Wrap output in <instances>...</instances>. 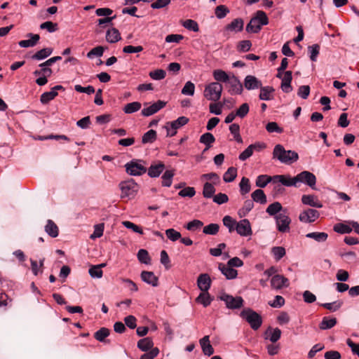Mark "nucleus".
Wrapping results in <instances>:
<instances>
[{
	"label": "nucleus",
	"mask_w": 359,
	"mask_h": 359,
	"mask_svg": "<svg viewBox=\"0 0 359 359\" xmlns=\"http://www.w3.org/2000/svg\"><path fill=\"white\" fill-rule=\"evenodd\" d=\"M212 301V298L210 297L208 292H202L196 299V302L202 304L204 307L208 306Z\"/></svg>",
	"instance_id": "72a5a7b5"
},
{
	"label": "nucleus",
	"mask_w": 359,
	"mask_h": 359,
	"mask_svg": "<svg viewBox=\"0 0 359 359\" xmlns=\"http://www.w3.org/2000/svg\"><path fill=\"white\" fill-rule=\"evenodd\" d=\"M237 176V169L234 167H230L224 172L223 180L225 182H233Z\"/></svg>",
	"instance_id": "a18cd8bd"
},
{
	"label": "nucleus",
	"mask_w": 359,
	"mask_h": 359,
	"mask_svg": "<svg viewBox=\"0 0 359 359\" xmlns=\"http://www.w3.org/2000/svg\"><path fill=\"white\" fill-rule=\"evenodd\" d=\"M274 88L272 86H261L259 98L261 100H271L273 99Z\"/></svg>",
	"instance_id": "a878e982"
},
{
	"label": "nucleus",
	"mask_w": 359,
	"mask_h": 359,
	"mask_svg": "<svg viewBox=\"0 0 359 359\" xmlns=\"http://www.w3.org/2000/svg\"><path fill=\"white\" fill-rule=\"evenodd\" d=\"M57 95V92L54 91L52 88L49 92H45L41 94L40 101L42 104H47L53 100Z\"/></svg>",
	"instance_id": "864d4df0"
},
{
	"label": "nucleus",
	"mask_w": 359,
	"mask_h": 359,
	"mask_svg": "<svg viewBox=\"0 0 359 359\" xmlns=\"http://www.w3.org/2000/svg\"><path fill=\"white\" fill-rule=\"evenodd\" d=\"M229 13V9L224 5H219L215 8V14L218 19L224 18Z\"/></svg>",
	"instance_id": "13d9d810"
},
{
	"label": "nucleus",
	"mask_w": 359,
	"mask_h": 359,
	"mask_svg": "<svg viewBox=\"0 0 359 359\" xmlns=\"http://www.w3.org/2000/svg\"><path fill=\"white\" fill-rule=\"evenodd\" d=\"M128 174L133 176H139L147 172V168L137 160H133L125 165Z\"/></svg>",
	"instance_id": "1a4fd4ad"
},
{
	"label": "nucleus",
	"mask_w": 359,
	"mask_h": 359,
	"mask_svg": "<svg viewBox=\"0 0 359 359\" xmlns=\"http://www.w3.org/2000/svg\"><path fill=\"white\" fill-rule=\"evenodd\" d=\"M156 139V132L154 130H149L145 133L142 137V142L143 144L152 143Z\"/></svg>",
	"instance_id": "603ef678"
},
{
	"label": "nucleus",
	"mask_w": 359,
	"mask_h": 359,
	"mask_svg": "<svg viewBox=\"0 0 359 359\" xmlns=\"http://www.w3.org/2000/svg\"><path fill=\"white\" fill-rule=\"evenodd\" d=\"M105 264H101L99 265L92 266L88 271L90 276L92 278H100L102 277L103 271L102 267L104 266Z\"/></svg>",
	"instance_id": "37998d69"
},
{
	"label": "nucleus",
	"mask_w": 359,
	"mask_h": 359,
	"mask_svg": "<svg viewBox=\"0 0 359 359\" xmlns=\"http://www.w3.org/2000/svg\"><path fill=\"white\" fill-rule=\"evenodd\" d=\"M213 77L216 82L220 83V82L227 83L229 80L231 79L230 76L223 70L222 69H216L213 71L212 73Z\"/></svg>",
	"instance_id": "f704fd0d"
},
{
	"label": "nucleus",
	"mask_w": 359,
	"mask_h": 359,
	"mask_svg": "<svg viewBox=\"0 0 359 359\" xmlns=\"http://www.w3.org/2000/svg\"><path fill=\"white\" fill-rule=\"evenodd\" d=\"M292 79V72L286 71L284 73L283 78L281 79V88L283 92L288 93L292 90L291 86V81Z\"/></svg>",
	"instance_id": "4be33fe9"
},
{
	"label": "nucleus",
	"mask_w": 359,
	"mask_h": 359,
	"mask_svg": "<svg viewBox=\"0 0 359 359\" xmlns=\"http://www.w3.org/2000/svg\"><path fill=\"white\" fill-rule=\"evenodd\" d=\"M244 21L241 18L234 19L230 24L227 25L225 27L226 30L239 32L243 30Z\"/></svg>",
	"instance_id": "c85d7f7f"
},
{
	"label": "nucleus",
	"mask_w": 359,
	"mask_h": 359,
	"mask_svg": "<svg viewBox=\"0 0 359 359\" xmlns=\"http://www.w3.org/2000/svg\"><path fill=\"white\" fill-rule=\"evenodd\" d=\"M229 130L233 135L234 140L238 143H243V139L240 135V126L237 123H233L229 126Z\"/></svg>",
	"instance_id": "3c124183"
},
{
	"label": "nucleus",
	"mask_w": 359,
	"mask_h": 359,
	"mask_svg": "<svg viewBox=\"0 0 359 359\" xmlns=\"http://www.w3.org/2000/svg\"><path fill=\"white\" fill-rule=\"evenodd\" d=\"M175 175L173 170H166L162 175V186L169 187L172 184V178Z\"/></svg>",
	"instance_id": "ea45409f"
},
{
	"label": "nucleus",
	"mask_w": 359,
	"mask_h": 359,
	"mask_svg": "<svg viewBox=\"0 0 359 359\" xmlns=\"http://www.w3.org/2000/svg\"><path fill=\"white\" fill-rule=\"evenodd\" d=\"M182 25L184 27L189 30H191L194 32H198L199 30L198 23L195 20L191 19L183 21Z\"/></svg>",
	"instance_id": "0e129e2a"
},
{
	"label": "nucleus",
	"mask_w": 359,
	"mask_h": 359,
	"mask_svg": "<svg viewBox=\"0 0 359 359\" xmlns=\"http://www.w3.org/2000/svg\"><path fill=\"white\" fill-rule=\"evenodd\" d=\"M244 86L247 90H255L260 88L262 86L261 81L257 79L255 76L248 75L244 79Z\"/></svg>",
	"instance_id": "6ab92c4d"
},
{
	"label": "nucleus",
	"mask_w": 359,
	"mask_h": 359,
	"mask_svg": "<svg viewBox=\"0 0 359 359\" xmlns=\"http://www.w3.org/2000/svg\"><path fill=\"white\" fill-rule=\"evenodd\" d=\"M269 18L263 11H257L245 27L248 33H258L263 25L269 24Z\"/></svg>",
	"instance_id": "f03ea898"
},
{
	"label": "nucleus",
	"mask_w": 359,
	"mask_h": 359,
	"mask_svg": "<svg viewBox=\"0 0 359 359\" xmlns=\"http://www.w3.org/2000/svg\"><path fill=\"white\" fill-rule=\"evenodd\" d=\"M52 53L53 49L51 48H45L37 51L32 56V58L33 60H41L50 56Z\"/></svg>",
	"instance_id": "4c0bfd02"
},
{
	"label": "nucleus",
	"mask_w": 359,
	"mask_h": 359,
	"mask_svg": "<svg viewBox=\"0 0 359 359\" xmlns=\"http://www.w3.org/2000/svg\"><path fill=\"white\" fill-rule=\"evenodd\" d=\"M45 231L51 238H56L59 234V229L56 224L51 219H48L45 226Z\"/></svg>",
	"instance_id": "c756f323"
},
{
	"label": "nucleus",
	"mask_w": 359,
	"mask_h": 359,
	"mask_svg": "<svg viewBox=\"0 0 359 359\" xmlns=\"http://www.w3.org/2000/svg\"><path fill=\"white\" fill-rule=\"evenodd\" d=\"M166 105V102L163 100H158L157 102L153 103L150 106L147 107H144L142 111L141 114L144 116H151L156 112H158L159 110L163 109Z\"/></svg>",
	"instance_id": "f8f14e48"
},
{
	"label": "nucleus",
	"mask_w": 359,
	"mask_h": 359,
	"mask_svg": "<svg viewBox=\"0 0 359 359\" xmlns=\"http://www.w3.org/2000/svg\"><path fill=\"white\" fill-rule=\"evenodd\" d=\"M165 76V71L161 69H158L149 72V76L154 80H162Z\"/></svg>",
	"instance_id": "69168bd1"
},
{
	"label": "nucleus",
	"mask_w": 359,
	"mask_h": 359,
	"mask_svg": "<svg viewBox=\"0 0 359 359\" xmlns=\"http://www.w3.org/2000/svg\"><path fill=\"white\" fill-rule=\"evenodd\" d=\"M320 217V212L311 208L302 211L299 215V219L303 223H312Z\"/></svg>",
	"instance_id": "9b49d317"
},
{
	"label": "nucleus",
	"mask_w": 359,
	"mask_h": 359,
	"mask_svg": "<svg viewBox=\"0 0 359 359\" xmlns=\"http://www.w3.org/2000/svg\"><path fill=\"white\" fill-rule=\"evenodd\" d=\"M165 168V164L161 161L153 163L148 169V175L152 178L158 177L163 172Z\"/></svg>",
	"instance_id": "f3484780"
},
{
	"label": "nucleus",
	"mask_w": 359,
	"mask_h": 359,
	"mask_svg": "<svg viewBox=\"0 0 359 359\" xmlns=\"http://www.w3.org/2000/svg\"><path fill=\"white\" fill-rule=\"evenodd\" d=\"M189 118L186 116H180L176 120L167 122L165 128L167 130V136L172 137L177 134V130L184 126L189 122Z\"/></svg>",
	"instance_id": "0eeeda50"
},
{
	"label": "nucleus",
	"mask_w": 359,
	"mask_h": 359,
	"mask_svg": "<svg viewBox=\"0 0 359 359\" xmlns=\"http://www.w3.org/2000/svg\"><path fill=\"white\" fill-rule=\"evenodd\" d=\"M236 230L241 236H248L252 233L250 223L247 219H243L238 222L236 224Z\"/></svg>",
	"instance_id": "ddd939ff"
},
{
	"label": "nucleus",
	"mask_w": 359,
	"mask_h": 359,
	"mask_svg": "<svg viewBox=\"0 0 359 359\" xmlns=\"http://www.w3.org/2000/svg\"><path fill=\"white\" fill-rule=\"evenodd\" d=\"M266 130L271 133H282L283 132V129L278 125L276 122H269L266 126Z\"/></svg>",
	"instance_id": "338daca9"
},
{
	"label": "nucleus",
	"mask_w": 359,
	"mask_h": 359,
	"mask_svg": "<svg viewBox=\"0 0 359 359\" xmlns=\"http://www.w3.org/2000/svg\"><path fill=\"white\" fill-rule=\"evenodd\" d=\"M280 182L283 185L286 187H297L298 184H296L294 177H290V175H277L273 176V183Z\"/></svg>",
	"instance_id": "a211bd4d"
},
{
	"label": "nucleus",
	"mask_w": 359,
	"mask_h": 359,
	"mask_svg": "<svg viewBox=\"0 0 359 359\" xmlns=\"http://www.w3.org/2000/svg\"><path fill=\"white\" fill-rule=\"evenodd\" d=\"M271 252L276 261H279L285 255V249L281 246L273 247L271 249Z\"/></svg>",
	"instance_id": "052dcab7"
},
{
	"label": "nucleus",
	"mask_w": 359,
	"mask_h": 359,
	"mask_svg": "<svg viewBox=\"0 0 359 359\" xmlns=\"http://www.w3.org/2000/svg\"><path fill=\"white\" fill-rule=\"evenodd\" d=\"M227 83L230 86L229 91L231 95H240L242 93L243 90V85L236 76H232Z\"/></svg>",
	"instance_id": "2eb2a0df"
},
{
	"label": "nucleus",
	"mask_w": 359,
	"mask_h": 359,
	"mask_svg": "<svg viewBox=\"0 0 359 359\" xmlns=\"http://www.w3.org/2000/svg\"><path fill=\"white\" fill-rule=\"evenodd\" d=\"M333 229L338 233L344 234L350 233L352 231L353 228L352 226H350L349 225L343 223H337L334 226Z\"/></svg>",
	"instance_id": "09e8293b"
},
{
	"label": "nucleus",
	"mask_w": 359,
	"mask_h": 359,
	"mask_svg": "<svg viewBox=\"0 0 359 359\" xmlns=\"http://www.w3.org/2000/svg\"><path fill=\"white\" fill-rule=\"evenodd\" d=\"M343 302L341 301H335L331 303L321 304L320 306L330 311L334 312L339 310Z\"/></svg>",
	"instance_id": "4d7b16f0"
},
{
	"label": "nucleus",
	"mask_w": 359,
	"mask_h": 359,
	"mask_svg": "<svg viewBox=\"0 0 359 359\" xmlns=\"http://www.w3.org/2000/svg\"><path fill=\"white\" fill-rule=\"evenodd\" d=\"M308 50L310 54L311 60L316 62L320 52V46L317 43L313 44L312 46L308 47Z\"/></svg>",
	"instance_id": "bf43d9fd"
},
{
	"label": "nucleus",
	"mask_w": 359,
	"mask_h": 359,
	"mask_svg": "<svg viewBox=\"0 0 359 359\" xmlns=\"http://www.w3.org/2000/svg\"><path fill=\"white\" fill-rule=\"evenodd\" d=\"M218 268L222 273L225 276L228 280L234 279L238 275V272L236 269H233L229 265H225L222 263L219 264Z\"/></svg>",
	"instance_id": "b1692460"
},
{
	"label": "nucleus",
	"mask_w": 359,
	"mask_h": 359,
	"mask_svg": "<svg viewBox=\"0 0 359 359\" xmlns=\"http://www.w3.org/2000/svg\"><path fill=\"white\" fill-rule=\"evenodd\" d=\"M271 182H273V176L260 175L256 179V186L259 188H264Z\"/></svg>",
	"instance_id": "e433bc0d"
},
{
	"label": "nucleus",
	"mask_w": 359,
	"mask_h": 359,
	"mask_svg": "<svg viewBox=\"0 0 359 359\" xmlns=\"http://www.w3.org/2000/svg\"><path fill=\"white\" fill-rule=\"evenodd\" d=\"M240 316L249 323L250 327L254 330H257L262 324V316L250 308L243 309Z\"/></svg>",
	"instance_id": "7ed1b4c3"
},
{
	"label": "nucleus",
	"mask_w": 359,
	"mask_h": 359,
	"mask_svg": "<svg viewBox=\"0 0 359 359\" xmlns=\"http://www.w3.org/2000/svg\"><path fill=\"white\" fill-rule=\"evenodd\" d=\"M337 323L336 318H330L328 317H324L319 325V328L323 330L331 329L336 325Z\"/></svg>",
	"instance_id": "c9c22d12"
},
{
	"label": "nucleus",
	"mask_w": 359,
	"mask_h": 359,
	"mask_svg": "<svg viewBox=\"0 0 359 359\" xmlns=\"http://www.w3.org/2000/svg\"><path fill=\"white\" fill-rule=\"evenodd\" d=\"M199 343L204 355L210 356L214 353V348L210 344V337L208 335H205L201 339Z\"/></svg>",
	"instance_id": "412c9836"
},
{
	"label": "nucleus",
	"mask_w": 359,
	"mask_h": 359,
	"mask_svg": "<svg viewBox=\"0 0 359 359\" xmlns=\"http://www.w3.org/2000/svg\"><path fill=\"white\" fill-rule=\"evenodd\" d=\"M223 87L222 85L218 82H212L205 86L204 90V97L213 102L218 101L222 95Z\"/></svg>",
	"instance_id": "20e7f679"
},
{
	"label": "nucleus",
	"mask_w": 359,
	"mask_h": 359,
	"mask_svg": "<svg viewBox=\"0 0 359 359\" xmlns=\"http://www.w3.org/2000/svg\"><path fill=\"white\" fill-rule=\"evenodd\" d=\"M137 259L140 262L149 264L151 262V257H149V252L144 249H140L137 252Z\"/></svg>",
	"instance_id": "5fc2aeb1"
},
{
	"label": "nucleus",
	"mask_w": 359,
	"mask_h": 359,
	"mask_svg": "<svg viewBox=\"0 0 359 359\" xmlns=\"http://www.w3.org/2000/svg\"><path fill=\"white\" fill-rule=\"evenodd\" d=\"M306 237L313 238L317 242H325L327 239L328 235L325 232H311L307 233Z\"/></svg>",
	"instance_id": "de8ad7c7"
},
{
	"label": "nucleus",
	"mask_w": 359,
	"mask_h": 359,
	"mask_svg": "<svg viewBox=\"0 0 359 359\" xmlns=\"http://www.w3.org/2000/svg\"><path fill=\"white\" fill-rule=\"evenodd\" d=\"M302 202L303 204L311 207L317 208H323V203L318 201L317 197L314 195H303L302 196Z\"/></svg>",
	"instance_id": "5701e85b"
},
{
	"label": "nucleus",
	"mask_w": 359,
	"mask_h": 359,
	"mask_svg": "<svg viewBox=\"0 0 359 359\" xmlns=\"http://www.w3.org/2000/svg\"><path fill=\"white\" fill-rule=\"evenodd\" d=\"M216 189L214 185L210 182H205L203 184V196L204 198H213Z\"/></svg>",
	"instance_id": "79ce46f5"
},
{
	"label": "nucleus",
	"mask_w": 359,
	"mask_h": 359,
	"mask_svg": "<svg viewBox=\"0 0 359 359\" xmlns=\"http://www.w3.org/2000/svg\"><path fill=\"white\" fill-rule=\"evenodd\" d=\"M277 229L281 232H287L291 223L290 218L285 213H279L275 217Z\"/></svg>",
	"instance_id": "9d476101"
},
{
	"label": "nucleus",
	"mask_w": 359,
	"mask_h": 359,
	"mask_svg": "<svg viewBox=\"0 0 359 359\" xmlns=\"http://www.w3.org/2000/svg\"><path fill=\"white\" fill-rule=\"evenodd\" d=\"M219 299L225 302L226 306L229 309H240L243 306V299L241 297H233L232 295L224 293Z\"/></svg>",
	"instance_id": "6e6552de"
},
{
	"label": "nucleus",
	"mask_w": 359,
	"mask_h": 359,
	"mask_svg": "<svg viewBox=\"0 0 359 359\" xmlns=\"http://www.w3.org/2000/svg\"><path fill=\"white\" fill-rule=\"evenodd\" d=\"M254 208V201L252 200H246L244 202L243 206L238 211L240 217L246 216L250 211Z\"/></svg>",
	"instance_id": "49530a36"
},
{
	"label": "nucleus",
	"mask_w": 359,
	"mask_h": 359,
	"mask_svg": "<svg viewBox=\"0 0 359 359\" xmlns=\"http://www.w3.org/2000/svg\"><path fill=\"white\" fill-rule=\"evenodd\" d=\"M110 330L107 327H101L94 333V337L100 342H106L105 339L109 335Z\"/></svg>",
	"instance_id": "a19ab883"
},
{
	"label": "nucleus",
	"mask_w": 359,
	"mask_h": 359,
	"mask_svg": "<svg viewBox=\"0 0 359 359\" xmlns=\"http://www.w3.org/2000/svg\"><path fill=\"white\" fill-rule=\"evenodd\" d=\"M40 28L41 29H47L48 32L53 33L57 30L58 25L57 23H54L51 21H46L40 25Z\"/></svg>",
	"instance_id": "e2e57ef3"
},
{
	"label": "nucleus",
	"mask_w": 359,
	"mask_h": 359,
	"mask_svg": "<svg viewBox=\"0 0 359 359\" xmlns=\"http://www.w3.org/2000/svg\"><path fill=\"white\" fill-rule=\"evenodd\" d=\"M281 333V330L279 328L273 329L269 327L265 332V338L266 339H269L272 343H275L280 339Z\"/></svg>",
	"instance_id": "bb28decb"
},
{
	"label": "nucleus",
	"mask_w": 359,
	"mask_h": 359,
	"mask_svg": "<svg viewBox=\"0 0 359 359\" xmlns=\"http://www.w3.org/2000/svg\"><path fill=\"white\" fill-rule=\"evenodd\" d=\"M158 353L159 349L157 347H155L142 355L140 359H154Z\"/></svg>",
	"instance_id": "774afa93"
},
{
	"label": "nucleus",
	"mask_w": 359,
	"mask_h": 359,
	"mask_svg": "<svg viewBox=\"0 0 359 359\" xmlns=\"http://www.w3.org/2000/svg\"><path fill=\"white\" fill-rule=\"evenodd\" d=\"M273 158L290 165L299 159V155L294 151L285 150L281 144H276L273 151Z\"/></svg>",
	"instance_id": "f257e3e1"
},
{
	"label": "nucleus",
	"mask_w": 359,
	"mask_h": 359,
	"mask_svg": "<svg viewBox=\"0 0 359 359\" xmlns=\"http://www.w3.org/2000/svg\"><path fill=\"white\" fill-rule=\"evenodd\" d=\"M121 191V198H133L138 191L139 186L134 180L121 182L119 184Z\"/></svg>",
	"instance_id": "39448f33"
},
{
	"label": "nucleus",
	"mask_w": 359,
	"mask_h": 359,
	"mask_svg": "<svg viewBox=\"0 0 359 359\" xmlns=\"http://www.w3.org/2000/svg\"><path fill=\"white\" fill-rule=\"evenodd\" d=\"M141 103L139 102H133L125 105L123 111L126 114H133L141 109Z\"/></svg>",
	"instance_id": "8fccbe9b"
},
{
	"label": "nucleus",
	"mask_w": 359,
	"mask_h": 359,
	"mask_svg": "<svg viewBox=\"0 0 359 359\" xmlns=\"http://www.w3.org/2000/svg\"><path fill=\"white\" fill-rule=\"evenodd\" d=\"M195 85L191 81H187L182 89V93L184 95H194Z\"/></svg>",
	"instance_id": "680f3d73"
},
{
	"label": "nucleus",
	"mask_w": 359,
	"mask_h": 359,
	"mask_svg": "<svg viewBox=\"0 0 359 359\" xmlns=\"http://www.w3.org/2000/svg\"><path fill=\"white\" fill-rule=\"evenodd\" d=\"M27 37H29V39L22 40L19 41L18 44L22 48H29L34 46L40 39V36L39 34H35L32 33H29L27 35Z\"/></svg>",
	"instance_id": "393cba45"
},
{
	"label": "nucleus",
	"mask_w": 359,
	"mask_h": 359,
	"mask_svg": "<svg viewBox=\"0 0 359 359\" xmlns=\"http://www.w3.org/2000/svg\"><path fill=\"white\" fill-rule=\"evenodd\" d=\"M121 39L119 31L116 28L109 29L106 33V40L107 42L114 43Z\"/></svg>",
	"instance_id": "473e14b6"
},
{
	"label": "nucleus",
	"mask_w": 359,
	"mask_h": 359,
	"mask_svg": "<svg viewBox=\"0 0 359 359\" xmlns=\"http://www.w3.org/2000/svg\"><path fill=\"white\" fill-rule=\"evenodd\" d=\"M239 187L241 195L243 196L248 194L251 190L250 180L245 177H243L239 183Z\"/></svg>",
	"instance_id": "c03bdc74"
},
{
	"label": "nucleus",
	"mask_w": 359,
	"mask_h": 359,
	"mask_svg": "<svg viewBox=\"0 0 359 359\" xmlns=\"http://www.w3.org/2000/svg\"><path fill=\"white\" fill-rule=\"evenodd\" d=\"M137 346L142 351L147 352L154 348V342L151 338L145 337L137 341Z\"/></svg>",
	"instance_id": "cd10ccee"
},
{
	"label": "nucleus",
	"mask_w": 359,
	"mask_h": 359,
	"mask_svg": "<svg viewBox=\"0 0 359 359\" xmlns=\"http://www.w3.org/2000/svg\"><path fill=\"white\" fill-rule=\"evenodd\" d=\"M295 183H303L316 189V177L315 175L309 171H302L294 177Z\"/></svg>",
	"instance_id": "423d86ee"
},
{
	"label": "nucleus",
	"mask_w": 359,
	"mask_h": 359,
	"mask_svg": "<svg viewBox=\"0 0 359 359\" xmlns=\"http://www.w3.org/2000/svg\"><path fill=\"white\" fill-rule=\"evenodd\" d=\"M197 285L202 292H208L211 286V279L208 273L200 274L197 279Z\"/></svg>",
	"instance_id": "dca6fc26"
},
{
	"label": "nucleus",
	"mask_w": 359,
	"mask_h": 359,
	"mask_svg": "<svg viewBox=\"0 0 359 359\" xmlns=\"http://www.w3.org/2000/svg\"><path fill=\"white\" fill-rule=\"evenodd\" d=\"M140 277L143 282L153 287H157L158 285V278L151 271H143L140 274Z\"/></svg>",
	"instance_id": "aec40b11"
},
{
	"label": "nucleus",
	"mask_w": 359,
	"mask_h": 359,
	"mask_svg": "<svg viewBox=\"0 0 359 359\" xmlns=\"http://www.w3.org/2000/svg\"><path fill=\"white\" fill-rule=\"evenodd\" d=\"M252 200L260 204H266L267 203L266 196L264 191L261 189H256L251 194Z\"/></svg>",
	"instance_id": "7c9ffc66"
},
{
	"label": "nucleus",
	"mask_w": 359,
	"mask_h": 359,
	"mask_svg": "<svg viewBox=\"0 0 359 359\" xmlns=\"http://www.w3.org/2000/svg\"><path fill=\"white\" fill-rule=\"evenodd\" d=\"M219 229V225L212 223L203 227V233L207 235H216Z\"/></svg>",
	"instance_id": "6e6d98bb"
},
{
	"label": "nucleus",
	"mask_w": 359,
	"mask_h": 359,
	"mask_svg": "<svg viewBox=\"0 0 359 359\" xmlns=\"http://www.w3.org/2000/svg\"><path fill=\"white\" fill-rule=\"evenodd\" d=\"M199 142L205 145V148L203 150V152H205L212 147V144L215 142V138L212 133H205L200 137Z\"/></svg>",
	"instance_id": "2f4dec72"
},
{
	"label": "nucleus",
	"mask_w": 359,
	"mask_h": 359,
	"mask_svg": "<svg viewBox=\"0 0 359 359\" xmlns=\"http://www.w3.org/2000/svg\"><path fill=\"white\" fill-rule=\"evenodd\" d=\"M271 285L275 290H280L289 286V280L282 275H274L271 280Z\"/></svg>",
	"instance_id": "4468645a"
},
{
	"label": "nucleus",
	"mask_w": 359,
	"mask_h": 359,
	"mask_svg": "<svg viewBox=\"0 0 359 359\" xmlns=\"http://www.w3.org/2000/svg\"><path fill=\"white\" fill-rule=\"evenodd\" d=\"M283 206L279 202H274L271 204H270L266 210V212L270 215V216H274L276 217L277 215L279 214V212L282 210Z\"/></svg>",
	"instance_id": "58836bf2"
}]
</instances>
